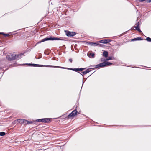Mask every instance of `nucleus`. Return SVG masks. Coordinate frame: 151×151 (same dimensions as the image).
<instances>
[{"mask_svg": "<svg viewBox=\"0 0 151 151\" xmlns=\"http://www.w3.org/2000/svg\"><path fill=\"white\" fill-rule=\"evenodd\" d=\"M64 40L60 38H59L58 37H46L45 38L39 41L37 43H41L42 42L47 40Z\"/></svg>", "mask_w": 151, "mask_h": 151, "instance_id": "f257e3e1", "label": "nucleus"}, {"mask_svg": "<svg viewBox=\"0 0 151 151\" xmlns=\"http://www.w3.org/2000/svg\"><path fill=\"white\" fill-rule=\"evenodd\" d=\"M15 54H13L12 55H8L6 58L9 60H15V57L16 56Z\"/></svg>", "mask_w": 151, "mask_h": 151, "instance_id": "f03ea898", "label": "nucleus"}, {"mask_svg": "<svg viewBox=\"0 0 151 151\" xmlns=\"http://www.w3.org/2000/svg\"><path fill=\"white\" fill-rule=\"evenodd\" d=\"M77 113V111L76 110H74L69 114L68 116V118H70L76 115Z\"/></svg>", "mask_w": 151, "mask_h": 151, "instance_id": "7ed1b4c3", "label": "nucleus"}, {"mask_svg": "<svg viewBox=\"0 0 151 151\" xmlns=\"http://www.w3.org/2000/svg\"><path fill=\"white\" fill-rule=\"evenodd\" d=\"M65 32L66 35L69 37L73 36L76 34L75 32H69L67 31Z\"/></svg>", "mask_w": 151, "mask_h": 151, "instance_id": "20e7f679", "label": "nucleus"}, {"mask_svg": "<svg viewBox=\"0 0 151 151\" xmlns=\"http://www.w3.org/2000/svg\"><path fill=\"white\" fill-rule=\"evenodd\" d=\"M106 66V62L104 61L102 63H99L96 65V68L103 67Z\"/></svg>", "mask_w": 151, "mask_h": 151, "instance_id": "39448f33", "label": "nucleus"}, {"mask_svg": "<svg viewBox=\"0 0 151 151\" xmlns=\"http://www.w3.org/2000/svg\"><path fill=\"white\" fill-rule=\"evenodd\" d=\"M38 67H53L55 68H63V67H60L58 66H50V65H39L38 66Z\"/></svg>", "mask_w": 151, "mask_h": 151, "instance_id": "423d86ee", "label": "nucleus"}, {"mask_svg": "<svg viewBox=\"0 0 151 151\" xmlns=\"http://www.w3.org/2000/svg\"><path fill=\"white\" fill-rule=\"evenodd\" d=\"M139 22L136 24V26L135 27V29L137 30L139 32H141L142 31L139 28Z\"/></svg>", "mask_w": 151, "mask_h": 151, "instance_id": "0eeeda50", "label": "nucleus"}, {"mask_svg": "<svg viewBox=\"0 0 151 151\" xmlns=\"http://www.w3.org/2000/svg\"><path fill=\"white\" fill-rule=\"evenodd\" d=\"M110 40L108 39L102 40L100 41V42L102 43H107L110 42Z\"/></svg>", "mask_w": 151, "mask_h": 151, "instance_id": "6e6552de", "label": "nucleus"}, {"mask_svg": "<svg viewBox=\"0 0 151 151\" xmlns=\"http://www.w3.org/2000/svg\"><path fill=\"white\" fill-rule=\"evenodd\" d=\"M18 121H19V122L21 124H25L26 122H27L26 120L23 119H18Z\"/></svg>", "mask_w": 151, "mask_h": 151, "instance_id": "1a4fd4ad", "label": "nucleus"}, {"mask_svg": "<svg viewBox=\"0 0 151 151\" xmlns=\"http://www.w3.org/2000/svg\"><path fill=\"white\" fill-rule=\"evenodd\" d=\"M22 55V54H15L16 56L15 57V60H19V59H20L21 58V56Z\"/></svg>", "mask_w": 151, "mask_h": 151, "instance_id": "9d476101", "label": "nucleus"}, {"mask_svg": "<svg viewBox=\"0 0 151 151\" xmlns=\"http://www.w3.org/2000/svg\"><path fill=\"white\" fill-rule=\"evenodd\" d=\"M50 122V119L49 118L42 119V122L48 123Z\"/></svg>", "mask_w": 151, "mask_h": 151, "instance_id": "9b49d317", "label": "nucleus"}, {"mask_svg": "<svg viewBox=\"0 0 151 151\" xmlns=\"http://www.w3.org/2000/svg\"><path fill=\"white\" fill-rule=\"evenodd\" d=\"M88 56L90 58H94L95 57V54L93 53H90L89 54H88Z\"/></svg>", "mask_w": 151, "mask_h": 151, "instance_id": "f8f14e48", "label": "nucleus"}, {"mask_svg": "<svg viewBox=\"0 0 151 151\" xmlns=\"http://www.w3.org/2000/svg\"><path fill=\"white\" fill-rule=\"evenodd\" d=\"M26 65H28L29 66H32L34 67L38 66L39 65V64H26Z\"/></svg>", "mask_w": 151, "mask_h": 151, "instance_id": "ddd939ff", "label": "nucleus"}, {"mask_svg": "<svg viewBox=\"0 0 151 151\" xmlns=\"http://www.w3.org/2000/svg\"><path fill=\"white\" fill-rule=\"evenodd\" d=\"M108 55V52L107 51H104L103 52V56L104 57H107Z\"/></svg>", "mask_w": 151, "mask_h": 151, "instance_id": "4468645a", "label": "nucleus"}, {"mask_svg": "<svg viewBox=\"0 0 151 151\" xmlns=\"http://www.w3.org/2000/svg\"><path fill=\"white\" fill-rule=\"evenodd\" d=\"M114 58L112 57V56H111V57H108L107 59L106 60H114Z\"/></svg>", "mask_w": 151, "mask_h": 151, "instance_id": "2eb2a0df", "label": "nucleus"}, {"mask_svg": "<svg viewBox=\"0 0 151 151\" xmlns=\"http://www.w3.org/2000/svg\"><path fill=\"white\" fill-rule=\"evenodd\" d=\"M90 72V71L89 70V69H87L86 70L83 71L82 72V73L83 74H86Z\"/></svg>", "mask_w": 151, "mask_h": 151, "instance_id": "dca6fc26", "label": "nucleus"}, {"mask_svg": "<svg viewBox=\"0 0 151 151\" xmlns=\"http://www.w3.org/2000/svg\"><path fill=\"white\" fill-rule=\"evenodd\" d=\"M90 44L91 46H97L98 44L96 43L91 42Z\"/></svg>", "mask_w": 151, "mask_h": 151, "instance_id": "f3484780", "label": "nucleus"}, {"mask_svg": "<svg viewBox=\"0 0 151 151\" xmlns=\"http://www.w3.org/2000/svg\"><path fill=\"white\" fill-rule=\"evenodd\" d=\"M106 62V66H109L111 65L112 64V63H111L105 61Z\"/></svg>", "mask_w": 151, "mask_h": 151, "instance_id": "a211bd4d", "label": "nucleus"}, {"mask_svg": "<svg viewBox=\"0 0 151 151\" xmlns=\"http://www.w3.org/2000/svg\"><path fill=\"white\" fill-rule=\"evenodd\" d=\"M70 70L76 71V72H78L79 71V68H70Z\"/></svg>", "mask_w": 151, "mask_h": 151, "instance_id": "6ab92c4d", "label": "nucleus"}, {"mask_svg": "<svg viewBox=\"0 0 151 151\" xmlns=\"http://www.w3.org/2000/svg\"><path fill=\"white\" fill-rule=\"evenodd\" d=\"M5 133L4 132H0V136H4L5 135Z\"/></svg>", "mask_w": 151, "mask_h": 151, "instance_id": "aec40b11", "label": "nucleus"}, {"mask_svg": "<svg viewBox=\"0 0 151 151\" xmlns=\"http://www.w3.org/2000/svg\"><path fill=\"white\" fill-rule=\"evenodd\" d=\"M26 122L25 124H30L32 123V122H29V121H28L26 120Z\"/></svg>", "mask_w": 151, "mask_h": 151, "instance_id": "412c9836", "label": "nucleus"}, {"mask_svg": "<svg viewBox=\"0 0 151 151\" xmlns=\"http://www.w3.org/2000/svg\"><path fill=\"white\" fill-rule=\"evenodd\" d=\"M146 40L148 42H151V38L150 37H147L146 38Z\"/></svg>", "mask_w": 151, "mask_h": 151, "instance_id": "4be33fe9", "label": "nucleus"}, {"mask_svg": "<svg viewBox=\"0 0 151 151\" xmlns=\"http://www.w3.org/2000/svg\"><path fill=\"white\" fill-rule=\"evenodd\" d=\"M85 69V68H79V71H82Z\"/></svg>", "mask_w": 151, "mask_h": 151, "instance_id": "5701e85b", "label": "nucleus"}, {"mask_svg": "<svg viewBox=\"0 0 151 151\" xmlns=\"http://www.w3.org/2000/svg\"><path fill=\"white\" fill-rule=\"evenodd\" d=\"M37 121L38 122H42V119H37Z\"/></svg>", "mask_w": 151, "mask_h": 151, "instance_id": "b1692460", "label": "nucleus"}, {"mask_svg": "<svg viewBox=\"0 0 151 151\" xmlns=\"http://www.w3.org/2000/svg\"><path fill=\"white\" fill-rule=\"evenodd\" d=\"M0 34H2L5 36H9V34H4V33H0Z\"/></svg>", "mask_w": 151, "mask_h": 151, "instance_id": "393cba45", "label": "nucleus"}, {"mask_svg": "<svg viewBox=\"0 0 151 151\" xmlns=\"http://www.w3.org/2000/svg\"><path fill=\"white\" fill-rule=\"evenodd\" d=\"M137 38H134V39H132V41H136V40H137Z\"/></svg>", "mask_w": 151, "mask_h": 151, "instance_id": "a878e982", "label": "nucleus"}, {"mask_svg": "<svg viewBox=\"0 0 151 151\" xmlns=\"http://www.w3.org/2000/svg\"><path fill=\"white\" fill-rule=\"evenodd\" d=\"M137 38V40H142L141 38L140 37H138Z\"/></svg>", "mask_w": 151, "mask_h": 151, "instance_id": "bb28decb", "label": "nucleus"}, {"mask_svg": "<svg viewBox=\"0 0 151 151\" xmlns=\"http://www.w3.org/2000/svg\"><path fill=\"white\" fill-rule=\"evenodd\" d=\"M140 2H142L144 1L145 0H138Z\"/></svg>", "mask_w": 151, "mask_h": 151, "instance_id": "cd10ccee", "label": "nucleus"}, {"mask_svg": "<svg viewBox=\"0 0 151 151\" xmlns=\"http://www.w3.org/2000/svg\"><path fill=\"white\" fill-rule=\"evenodd\" d=\"M69 61L71 62L72 63V60L71 59H69Z\"/></svg>", "mask_w": 151, "mask_h": 151, "instance_id": "c85d7f7f", "label": "nucleus"}, {"mask_svg": "<svg viewBox=\"0 0 151 151\" xmlns=\"http://www.w3.org/2000/svg\"><path fill=\"white\" fill-rule=\"evenodd\" d=\"M148 2L150 3L151 2V0H148L147 1Z\"/></svg>", "mask_w": 151, "mask_h": 151, "instance_id": "c756f323", "label": "nucleus"}, {"mask_svg": "<svg viewBox=\"0 0 151 151\" xmlns=\"http://www.w3.org/2000/svg\"><path fill=\"white\" fill-rule=\"evenodd\" d=\"M103 60H104L103 59H102L101 60L102 61H103Z\"/></svg>", "mask_w": 151, "mask_h": 151, "instance_id": "7c9ffc66", "label": "nucleus"}]
</instances>
